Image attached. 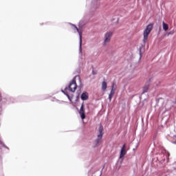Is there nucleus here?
<instances>
[{"instance_id": "nucleus-11", "label": "nucleus", "mask_w": 176, "mask_h": 176, "mask_svg": "<svg viewBox=\"0 0 176 176\" xmlns=\"http://www.w3.org/2000/svg\"><path fill=\"white\" fill-rule=\"evenodd\" d=\"M113 96H115V91H111L109 95V99L110 102L112 101V98H113Z\"/></svg>"}, {"instance_id": "nucleus-17", "label": "nucleus", "mask_w": 176, "mask_h": 176, "mask_svg": "<svg viewBox=\"0 0 176 176\" xmlns=\"http://www.w3.org/2000/svg\"><path fill=\"white\" fill-rule=\"evenodd\" d=\"M1 111H2V107H1L0 106V112H1Z\"/></svg>"}, {"instance_id": "nucleus-15", "label": "nucleus", "mask_w": 176, "mask_h": 176, "mask_svg": "<svg viewBox=\"0 0 176 176\" xmlns=\"http://www.w3.org/2000/svg\"><path fill=\"white\" fill-rule=\"evenodd\" d=\"M102 139V138L98 137V140H96V145H98V144H100V142L101 141Z\"/></svg>"}, {"instance_id": "nucleus-1", "label": "nucleus", "mask_w": 176, "mask_h": 176, "mask_svg": "<svg viewBox=\"0 0 176 176\" xmlns=\"http://www.w3.org/2000/svg\"><path fill=\"white\" fill-rule=\"evenodd\" d=\"M152 30H153V23L148 24L146 29L143 32V40L142 42L144 45L146 44V42L148 41V38L149 36V34H151Z\"/></svg>"}, {"instance_id": "nucleus-16", "label": "nucleus", "mask_w": 176, "mask_h": 176, "mask_svg": "<svg viewBox=\"0 0 176 176\" xmlns=\"http://www.w3.org/2000/svg\"><path fill=\"white\" fill-rule=\"evenodd\" d=\"M174 34V31H170L168 32V35H173Z\"/></svg>"}, {"instance_id": "nucleus-10", "label": "nucleus", "mask_w": 176, "mask_h": 176, "mask_svg": "<svg viewBox=\"0 0 176 176\" xmlns=\"http://www.w3.org/2000/svg\"><path fill=\"white\" fill-rule=\"evenodd\" d=\"M63 93H64V94L65 96H67V97L69 98V101H72V98H74V96H72V95L69 96L68 94V93L67 91H63Z\"/></svg>"}, {"instance_id": "nucleus-2", "label": "nucleus", "mask_w": 176, "mask_h": 176, "mask_svg": "<svg viewBox=\"0 0 176 176\" xmlns=\"http://www.w3.org/2000/svg\"><path fill=\"white\" fill-rule=\"evenodd\" d=\"M76 78H78V76L73 78L68 87L69 91H72V93H75L76 89L78 88V85H76Z\"/></svg>"}, {"instance_id": "nucleus-4", "label": "nucleus", "mask_w": 176, "mask_h": 176, "mask_svg": "<svg viewBox=\"0 0 176 176\" xmlns=\"http://www.w3.org/2000/svg\"><path fill=\"white\" fill-rule=\"evenodd\" d=\"M79 114L80 115V118L81 119H82V120L86 119V114L85 112V104L83 103L81 104V107L80 108Z\"/></svg>"}, {"instance_id": "nucleus-18", "label": "nucleus", "mask_w": 176, "mask_h": 176, "mask_svg": "<svg viewBox=\"0 0 176 176\" xmlns=\"http://www.w3.org/2000/svg\"><path fill=\"white\" fill-rule=\"evenodd\" d=\"M1 146H2V143L0 141V148H1Z\"/></svg>"}, {"instance_id": "nucleus-9", "label": "nucleus", "mask_w": 176, "mask_h": 176, "mask_svg": "<svg viewBox=\"0 0 176 176\" xmlns=\"http://www.w3.org/2000/svg\"><path fill=\"white\" fill-rule=\"evenodd\" d=\"M148 90H149V84H146L144 87H143V92L142 94H145V93H148Z\"/></svg>"}, {"instance_id": "nucleus-8", "label": "nucleus", "mask_w": 176, "mask_h": 176, "mask_svg": "<svg viewBox=\"0 0 176 176\" xmlns=\"http://www.w3.org/2000/svg\"><path fill=\"white\" fill-rule=\"evenodd\" d=\"M99 134L98 135V137L100 138H102V136L104 135V127L102 126H100L98 129Z\"/></svg>"}, {"instance_id": "nucleus-12", "label": "nucleus", "mask_w": 176, "mask_h": 176, "mask_svg": "<svg viewBox=\"0 0 176 176\" xmlns=\"http://www.w3.org/2000/svg\"><path fill=\"white\" fill-rule=\"evenodd\" d=\"M162 27L164 31H167V30H168V25L167 23H165L164 21L162 22Z\"/></svg>"}, {"instance_id": "nucleus-5", "label": "nucleus", "mask_w": 176, "mask_h": 176, "mask_svg": "<svg viewBox=\"0 0 176 176\" xmlns=\"http://www.w3.org/2000/svg\"><path fill=\"white\" fill-rule=\"evenodd\" d=\"M72 27H74V30H76L77 31V32H78L79 34V36H80V47H82V32L79 31V29L78 28V27H76V25L72 24Z\"/></svg>"}, {"instance_id": "nucleus-13", "label": "nucleus", "mask_w": 176, "mask_h": 176, "mask_svg": "<svg viewBox=\"0 0 176 176\" xmlns=\"http://www.w3.org/2000/svg\"><path fill=\"white\" fill-rule=\"evenodd\" d=\"M102 90H103V91H105V90H107V82L103 81L102 82Z\"/></svg>"}, {"instance_id": "nucleus-14", "label": "nucleus", "mask_w": 176, "mask_h": 176, "mask_svg": "<svg viewBox=\"0 0 176 176\" xmlns=\"http://www.w3.org/2000/svg\"><path fill=\"white\" fill-rule=\"evenodd\" d=\"M111 91H116V83H115V82L112 83Z\"/></svg>"}, {"instance_id": "nucleus-7", "label": "nucleus", "mask_w": 176, "mask_h": 176, "mask_svg": "<svg viewBox=\"0 0 176 176\" xmlns=\"http://www.w3.org/2000/svg\"><path fill=\"white\" fill-rule=\"evenodd\" d=\"M81 100H82V101H86V100H89V94L87 92H83L81 94Z\"/></svg>"}, {"instance_id": "nucleus-6", "label": "nucleus", "mask_w": 176, "mask_h": 176, "mask_svg": "<svg viewBox=\"0 0 176 176\" xmlns=\"http://www.w3.org/2000/svg\"><path fill=\"white\" fill-rule=\"evenodd\" d=\"M126 153V144H124L121 148L120 158L122 159V157H123Z\"/></svg>"}, {"instance_id": "nucleus-3", "label": "nucleus", "mask_w": 176, "mask_h": 176, "mask_svg": "<svg viewBox=\"0 0 176 176\" xmlns=\"http://www.w3.org/2000/svg\"><path fill=\"white\" fill-rule=\"evenodd\" d=\"M112 35H113V32H107L105 33L104 39V42H103L104 46H105V45H107V43H109L111 42Z\"/></svg>"}]
</instances>
